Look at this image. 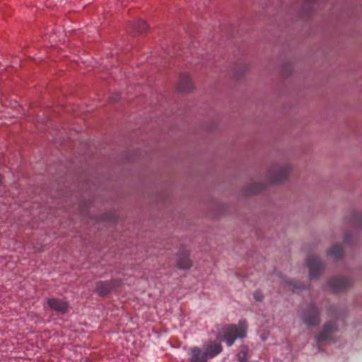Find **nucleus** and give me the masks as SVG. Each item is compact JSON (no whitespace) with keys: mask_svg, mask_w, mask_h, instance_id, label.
<instances>
[{"mask_svg":"<svg viewBox=\"0 0 362 362\" xmlns=\"http://www.w3.org/2000/svg\"><path fill=\"white\" fill-rule=\"evenodd\" d=\"M222 351L220 343L209 342L205 344L203 348L194 346L189 349V362H207Z\"/></svg>","mask_w":362,"mask_h":362,"instance_id":"obj_1","label":"nucleus"},{"mask_svg":"<svg viewBox=\"0 0 362 362\" xmlns=\"http://www.w3.org/2000/svg\"><path fill=\"white\" fill-rule=\"evenodd\" d=\"M247 329L246 321L241 320L238 325H230L222 327L218 333V337L226 341L228 346H231L236 339L245 336Z\"/></svg>","mask_w":362,"mask_h":362,"instance_id":"obj_2","label":"nucleus"},{"mask_svg":"<svg viewBox=\"0 0 362 362\" xmlns=\"http://www.w3.org/2000/svg\"><path fill=\"white\" fill-rule=\"evenodd\" d=\"M304 322L308 326L315 325L319 322V314L315 308H310L305 313Z\"/></svg>","mask_w":362,"mask_h":362,"instance_id":"obj_3","label":"nucleus"},{"mask_svg":"<svg viewBox=\"0 0 362 362\" xmlns=\"http://www.w3.org/2000/svg\"><path fill=\"white\" fill-rule=\"evenodd\" d=\"M310 278H315L322 269V263L317 258H311L308 261Z\"/></svg>","mask_w":362,"mask_h":362,"instance_id":"obj_4","label":"nucleus"},{"mask_svg":"<svg viewBox=\"0 0 362 362\" xmlns=\"http://www.w3.org/2000/svg\"><path fill=\"white\" fill-rule=\"evenodd\" d=\"M49 306L58 312L66 313L68 310V304L66 301L57 298H50L48 300Z\"/></svg>","mask_w":362,"mask_h":362,"instance_id":"obj_5","label":"nucleus"},{"mask_svg":"<svg viewBox=\"0 0 362 362\" xmlns=\"http://www.w3.org/2000/svg\"><path fill=\"white\" fill-rule=\"evenodd\" d=\"M177 266L180 269H189L192 265L188 255L182 252H180L177 257Z\"/></svg>","mask_w":362,"mask_h":362,"instance_id":"obj_6","label":"nucleus"},{"mask_svg":"<svg viewBox=\"0 0 362 362\" xmlns=\"http://www.w3.org/2000/svg\"><path fill=\"white\" fill-rule=\"evenodd\" d=\"M112 289V285L110 282L100 281L97 284L96 291L100 295H105Z\"/></svg>","mask_w":362,"mask_h":362,"instance_id":"obj_7","label":"nucleus"},{"mask_svg":"<svg viewBox=\"0 0 362 362\" xmlns=\"http://www.w3.org/2000/svg\"><path fill=\"white\" fill-rule=\"evenodd\" d=\"M191 87L190 78L188 76H182L179 82L177 90L180 92H186Z\"/></svg>","mask_w":362,"mask_h":362,"instance_id":"obj_8","label":"nucleus"},{"mask_svg":"<svg viewBox=\"0 0 362 362\" xmlns=\"http://www.w3.org/2000/svg\"><path fill=\"white\" fill-rule=\"evenodd\" d=\"M341 246L339 245H337L327 252V255L329 256L338 257L341 255Z\"/></svg>","mask_w":362,"mask_h":362,"instance_id":"obj_9","label":"nucleus"},{"mask_svg":"<svg viewBox=\"0 0 362 362\" xmlns=\"http://www.w3.org/2000/svg\"><path fill=\"white\" fill-rule=\"evenodd\" d=\"M137 31L139 33L144 32L147 30L146 23L143 20H139L137 22Z\"/></svg>","mask_w":362,"mask_h":362,"instance_id":"obj_10","label":"nucleus"},{"mask_svg":"<svg viewBox=\"0 0 362 362\" xmlns=\"http://www.w3.org/2000/svg\"><path fill=\"white\" fill-rule=\"evenodd\" d=\"M330 331H331V329H329V328L328 327V326L327 325V326L325 327L324 333H323L321 336H320V337H318L317 340H318V341H321V340H323V339H326V338H327L326 334H327L329 332H330Z\"/></svg>","mask_w":362,"mask_h":362,"instance_id":"obj_11","label":"nucleus"},{"mask_svg":"<svg viewBox=\"0 0 362 362\" xmlns=\"http://www.w3.org/2000/svg\"><path fill=\"white\" fill-rule=\"evenodd\" d=\"M238 357L241 362H243L246 357V352L241 351L238 354Z\"/></svg>","mask_w":362,"mask_h":362,"instance_id":"obj_12","label":"nucleus"},{"mask_svg":"<svg viewBox=\"0 0 362 362\" xmlns=\"http://www.w3.org/2000/svg\"><path fill=\"white\" fill-rule=\"evenodd\" d=\"M254 297L257 300H261L262 298V296L258 292L254 293Z\"/></svg>","mask_w":362,"mask_h":362,"instance_id":"obj_13","label":"nucleus"}]
</instances>
